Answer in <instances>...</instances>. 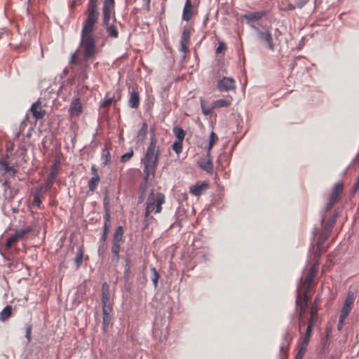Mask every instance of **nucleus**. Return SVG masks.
<instances>
[{
  "label": "nucleus",
  "mask_w": 359,
  "mask_h": 359,
  "mask_svg": "<svg viewBox=\"0 0 359 359\" xmlns=\"http://www.w3.org/2000/svg\"><path fill=\"white\" fill-rule=\"evenodd\" d=\"M309 0H297L292 6V8H302Z\"/></svg>",
  "instance_id": "09e8293b"
},
{
  "label": "nucleus",
  "mask_w": 359,
  "mask_h": 359,
  "mask_svg": "<svg viewBox=\"0 0 359 359\" xmlns=\"http://www.w3.org/2000/svg\"><path fill=\"white\" fill-rule=\"evenodd\" d=\"M133 150L132 149H130L129 151L126 152V154H123L121 158L120 161L121 163H126L129 161L131 158L133 156Z\"/></svg>",
  "instance_id": "79ce46f5"
},
{
  "label": "nucleus",
  "mask_w": 359,
  "mask_h": 359,
  "mask_svg": "<svg viewBox=\"0 0 359 359\" xmlns=\"http://www.w3.org/2000/svg\"><path fill=\"white\" fill-rule=\"evenodd\" d=\"M292 6H294V4H290L288 6L289 9H290V10L294 9L295 8H292Z\"/></svg>",
  "instance_id": "774afa93"
},
{
  "label": "nucleus",
  "mask_w": 359,
  "mask_h": 359,
  "mask_svg": "<svg viewBox=\"0 0 359 359\" xmlns=\"http://www.w3.org/2000/svg\"><path fill=\"white\" fill-rule=\"evenodd\" d=\"M192 4L191 1L186 0L182 13V19L189 21L192 17Z\"/></svg>",
  "instance_id": "4be33fe9"
},
{
  "label": "nucleus",
  "mask_w": 359,
  "mask_h": 359,
  "mask_svg": "<svg viewBox=\"0 0 359 359\" xmlns=\"http://www.w3.org/2000/svg\"><path fill=\"white\" fill-rule=\"evenodd\" d=\"M32 326L31 325H29L27 326L25 337L27 338L28 343H29L32 340Z\"/></svg>",
  "instance_id": "de8ad7c7"
},
{
  "label": "nucleus",
  "mask_w": 359,
  "mask_h": 359,
  "mask_svg": "<svg viewBox=\"0 0 359 359\" xmlns=\"http://www.w3.org/2000/svg\"><path fill=\"white\" fill-rule=\"evenodd\" d=\"M58 174V168L56 165L51 168L50 172L47 177V180L45 184H42L44 191H48L53 186L56 176Z\"/></svg>",
  "instance_id": "dca6fc26"
},
{
  "label": "nucleus",
  "mask_w": 359,
  "mask_h": 359,
  "mask_svg": "<svg viewBox=\"0 0 359 359\" xmlns=\"http://www.w3.org/2000/svg\"><path fill=\"white\" fill-rule=\"evenodd\" d=\"M309 340H306V339H304L302 340V344H301V346L299 348H303L304 350L306 351V348H307V346L309 344Z\"/></svg>",
  "instance_id": "bf43d9fd"
},
{
  "label": "nucleus",
  "mask_w": 359,
  "mask_h": 359,
  "mask_svg": "<svg viewBox=\"0 0 359 359\" xmlns=\"http://www.w3.org/2000/svg\"><path fill=\"white\" fill-rule=\"evenodd\" d=\"M128 105L133 109H137L140 105V94L136 86H133L130 90Z\"/></svg>",
  "instance_id": "4468645a"
},
{
  "label": "nucleus",
  "mask_w": 359,
  "mask_h": 359,
  "mask_svg": "<svg viewBox=\"0 0 359 359\" xmlns=\"http://www.w3.org/2000/svg\"><path fill=\"white\" fill-rule=\"evenodd\" d=\"M182 144H183V142L182 141L176 140L172 144V148L177 154H179L182 151Z\"/></svg>",
  "instance_id": "c03bdc74"
},
{
  "label": "nucleus",
  "mask_w": 359,
  "mask_h": 359,
  "mask_svg": "<svg viewBox=\"0 0 359 359\" xmlns=\"http://www.w3.org/2000/svg\"><path fill=\"white\" fill-rule=\"evenodd\" d=\"M275 34V36H276V38H278V36L281 34V32L279 31V29H276V30H275V34Z\"/></svg>",
  "instance_id": "69168bd1"
},
{
  "label": "nucleus",
  "mask_w": 359,
  "mask_h": 359,
  "mask_svg": "<svg viewBox=\"0 0 359 359\" xmlns=\"http://www.w3.org/2000/svg\"><path fill=\"white\" fill-rule=\"evenodd\" d=\"M292 340V337L290 334V330H287L283 337V341L280 346V359H285L287 356V351L290 343Z\"/></svg>",
  "instance_id": "1a4fd4ad"
},
{
  "label": "nucleus",
  "mask_w": 359,
  "mask_h": 359,
  "mask_svg": "<svg viewBox=\"0 0 359 359\" xmlns=\"http://www.w3.org/2000/svg\"><path fill=\"white\" fill-rule=\"evenodd\" d=\"M165 203V196L162 193L154 194V190H151L149 193L147 200V206L145 209L144 217L146 219H149V215L154 211L156 208V212L158 213L162 210V205Z\"/></svg>",
  "instance_id": "7ed1b4c3"
},
{
  "label": "nucleus",
  "mask_w": 359,
  "mask_h": 359,
  "mask_svg": "<svg viewBox=\"0 0 359 359\" xmlns=\"http://www.w3.org/2000/svg\"><path fill=\"white\" fill-rule=\"evenodd\" d=\"M106 27V31L109 36L116 39L118 36V31L115 25H104Z\"/></svg>",
  "instance_id": "2f4dec72"
},
{
  "label": "nucleus",
  "mask_w": 359,
  "mask_h": 359,
  "mask_svg": "<svg viewBox=\"0 0 359 359\" xmlns=\"http://www.w3.org/2000/svg\"><path fill=\"white\" fill-rule=\"evenodd\" d=\"M75 57H76L75 54H73L72 55L71 62H70L71 63H74V62Z\"/></svg>",
  "instance_id": "338daca9"
},
{
  "label": "nucleus",
  "mask_w": 359,
  "mask_h": 359,
  "mask_svg": "<svg viewBox=\"0 0 359 359\" xmlns=\"http://www.w3.org/2000/svg\"><path fill=\"white\" fill-rule=\"evenodd\" d=\"M217 140L218 137L217 134L215 132L212 131L209 137V143L206 148L208 157H210V153L211 151V149L215 145V144L217 142Z\"/></svg>",
  "instance_id": "a878e982"
},
{
  "label": "nucleus",
  "mask_w": 359,
  "mask_h": 359,
  "mask_svg": "<svg viewBox=\"0 0 359 359\" xmlns=\"http://www.w3.org/2000/svg\"><path fill=\"white\" fill-rule=\"evenodd\" d=\"M150 2H151V0H143V3H144V7L145 8V10L147 11V12H149L150 11Z\"/></svg>",
  "instance_id": "13d9d810"
},
{
  "label": "nucleus",
  "mask_w": 359,
  "mask_h": 359,
  "mask_svg": "<svg viewBox=\"0 0 359 359\" xmlns=\"http://www.w3.org/2000/svg\"><path fill=\"white\" fill-rule=\"evenodd\" d=\"M200 102L203 114L204 115H210L213 112V105L212 107H206L205 105V100L203 97L200 98Z\"/></svg>",
  "instance_id": "e433bc0d"
},
{
  "label": "nucleus",
  "mask_w": 359,
  "mask_h": 359,
  "mask_svg": "<svg viewBox=\"0 0 359 359\" xmlns=\"http://www.w3.org/2000/svg\"><path fill=\"white\" fill-rule=\"evenodd\" d=\"M173 133L175 134L177 140L183 142L185 136V131L182 128L177 126L174 127Z\"/></svg>",
  "instance_id": "72a5a7b5"
},
{
  "label": "nucleus",
  "mask_w": 359,
  "mask_h": 359,
  "mask_svg": "<svg viewBox=\"0 0 359 359\" xmlns=\"http://www.w3.org/2000/svg\"><path fill=\"white\" fill-rule=\"evenodd\" d=\"M189 32L184 29L180 39V50L184 53L183 57H185V53L188 50V44L189 42Z\"/></svg>",
  "instance_id": "aec40b11"
},
{
  "label": "nucleus",
  "mask_w": 359,
  "mask_h": 359,
  "mask_svg": "<svg viewBox=\"0 0 359 359\" xmlns=\"http://www.w3.org/2000/svg\"><path fill=\"white\" fill-rule=\"evenodd\" d=\"M226 45L224 44V43L219 42L218 46L216 49V53L220 54V53H223L226 50Z\"/></svg>",
  "instance_id": "8fccbe9b"
},
{
  "label": "nucleus",
  "mask_w": 359,
  "mask_h": 359,
  "mask_svg": "<svg viewBox=\"0 0 359 359\" xmlns=\"http://www.w3.org/2000/svg\"><path fill=\"white\" fill-rule=\"evenodd\" d=\"M114 0H104V4L102 6L104 25H107L108 24H109L111 13L114 15Z\"/></svg>",
  "instance_id": "6e6552de"
},
{
  "label": "nucleus",
  "mask_w": 359,
  "mask_h": 359,
  "mask_svg": "<svg viewBox=\"0 0 359 359\" xmlns=\"http://www.w3.org/2000/svg\"><path fill=\"white\" fill-rule=\"evenodd\" d=\"M148 130V125L147 123H143L141 128L139 130L137 133V140L142 142L145 140Z\"/></svg>",
  "instance_id": "7c9ffc66"
},
{
  "label": "nucleus",
  "mask_w": 359,
  "mask_h": 359,
  "mask_svg": "<svg viewBox=\"0 0 359 359\" xmlns=\"http://www.w3.org/2000/svg\"><path fill=\"white\" fill-rule=\"evenodd\" d=\"M305 321L304 317H299V330H301L302 326L304 325Z\"/></svg>",
  "instance_id": "0e129e2a"
},
{
  "label": "nucleus",
  "mask_w": 359,
  "mask_h": 359,
  "mask_svg": "<svg viewBox=\"0 0 359 359\" xmlns=\"http://www.w3.org/2000/svg\"><path fill=\"white\" fill-rule=\"evenodd\" d=\"M305 353H306L305 350H304L303 348H299L294 357V359H302Z\"/></svg>",
  "instance_id": "864d4df0"
},
{
  "label": "nucleus",
  "mask_w": 359,
  "mask_h": 359,
  "mask_svg": "<svg viewBox=\"0 0 359 359\" xmlns=\"http://www.w3.org/2000/svg\"><path fill=\"white\" fill-rule=\"evenodd\" d=\"M130 269V260L128 259L126 260V269L124 271V276H125L126 279H128V278Z\"/></svg>",
  "instance_id": "603ef678"
},
{
  "label": "nucleus",
  "mask_w": 359,
  "mask_h": 359,
  "mask_svg": "<svg viewBox=\"0 0 359 359\" xmlns=\"http://www.w3.org/2000/svg\"><path fill=\"white\" fill-rule=\"evenodd\" d=\"M324 252L323 248H322L320 250H318V247L316 248V250L314 253V259L315 260L319 259V257L321 256L322 253Z\"/></svg>",
  "instance_id": "6e6d98bb"
},
{
  "label": "nucleus",
  "mask_w": 359,
  "mask_h": 359,
  "mask_svg": "<svg viewBox=\"0 0 359 359\" xmlns=\"http://www.w3.org/2000/svg\"><path fill=\"white\" fill-rule=\"evenodd\" d=\"M302 287L303 290L300 287H298L297 290L296 308L306 309L309 301V297L307 294L309 290H306V287Z\"/></svg>",
  "instance_id": "0eeeda50"
},
{
  "label": "nucleus",
  "mask_w": 359,
  "mask_h": 359,
  "mask_svg": "<svg viewBox=\"0 0 359 359\" xmlns=\"http://www.w3.org/2000/svg\"><path fill=\"white\" fill-rule=\"evenodd\" d=\"M343 190V183L341 182H337L335 184L332 189V194L330 196V198L329 199V202L326 205V210H330L333 205L336 203L337 201L340 194L341 193Z\"/></svg>",
  "instance_id": "9d476101"
},
{
  "label": "nucleus",
  "mask_w": 359,
  "mask_h": 359,
  "mask_svg": "<svg viewBox=\"0 0 359 359\" xmlns=\"http://www.w3.org/2000/svg\"><path fill=\"white\" fill-rule=\"evenodd\" d=\"M0 168L4 170L5 172L8 173L10 176H13L15 174V170L13 166H10L6 161L0 159Z\"/></svg>",
  "instance_id": "cd10ccee"
},
{
  "label": "nucleus",
  "mask_w": 359,
  "mask_h": 359,
  "mask_svg": "<svg viewBox=\"0 0 359 359\" xmlns=\"http://www.w3.org/2000/svg\"><path fill=\"white\" fill-rule=\"evenodd\" d=\"M97 2L98 0H88L86 11L87 17L83 21L81 29L80 47L83 51L85 60L92 58L96 53V41L93 32L99 17Z\"/></svg>",
  "instance_id": "f257e3e1"
},
{
  "label": "nucleus",
  "mask_w": 359,
  "mask_h": 359,
  "mask_svg": "<svg viewBox=\"0 0 359 359\" xmlns=\"http://www.w3.org/2000/svg\"><path fill=\"white\" fill-rule=\"evenodd\" d=\"M319 298L316 297L314 299V302L311 306V313H310V318L309 320V322H312L315 324V322L317 318V312H318V305L319 303Z\"/></svg>",
  "instance_id": "b1692460"
},
{
  "label": "nucleus",
  "mask_w": 359,
  "mask_h": 359,
  "mask_svg": "<svg viewBox=\"0 0 359 359\" xmlns=\"http://www.w3.org/2000/svg\"><path fill=\"white\" fill-rule=\"evenodd\" d=\"M83 250L81 248H78L76 252V255L74 258V262L76 264V268H79L83 262Z\"/></svg>",
  "instance_id": "4c0bfd02"
},
{
  "label": "nucleus",
  "mask_w": 359,
  "mask_h": 359,
  "mask_svg": "<svg viewBox=\"0 0 359 359\" xmlns=\"http://www.w3.org/2000/svg\"><path fill=\"white\" fill-rule=\"evenodd\" d=\"M251 27L257 32L260 43H264L270 50L273 51L275 50V45L273 41L271 33L266 29L260 30L255 25H251Z\"/></svg>",
  "instance_id": "20e7f679"
},
{
  "label": "nucleus",
  "mask_w": 359,
  "mask_h": 359,
  "mask_svg": "<svg viewBox=\"0 0 359 359\" xmlns=\"http://www.w3.org/2000/svg\"><path fill=\"white\" fill-rule=\"evenodd\" d=\"M207 160H201L199 162V166L201 169L206 171L208 173H212L213 172V163L211 155L210 154V157H208Z\"/></svg>",
  "instance_id": "412c9836"
},
{
  "label": "nucleus",
  "mask_w": 359,
  "mask_h": 359,
  "mask_svg": "<svg viewBox=\"0 0 359 359\" xmlns=\"http://www.w3.org/2000/svg\"><path fill=\"white\" fill-rule=\"evenodd\" d=\"M336 215H334V217L330 221H328L325 230L331 232L332 229L336 222Z\"/></svg>",
  "instance_id": "49530a36"
},
{
  "label": "nucleus",
  "mask_w": 359,
  "mask_h": 359,
  "mask_svg": "<svg viewBox=\"0 0 359 359\" xmlns=\"http://www.w3.org/2000/svg\"><path fill=\"white\" fill-rule=\"evenodd\" d=\"M69 113L71 117L79 116L82 113V106L79 98H76L72 102Z\"/></svg>",
  "instance_id": "a211bd4d"
},
{
  "label": "nucleus",
  "mask_w": 359,
  "mask_h": 359,
  "mask_svg": "<svg viewBox=\"0 0 359 359\" xmlns=\"http://www.w3.org/2000/svg\"><path fill=\"white\" fill-rule=\"evenodd\" d=\"M100 180V177H97V176L92 177L89 180V181L88 182V187L90 191H94L97 189V187L99 184Z\"/></svg>",
  "instance_id": "473e14b6"
},
{
  "label": "nucleus",
  "mask_w": 359,
  "mask_h": 359,
  "mask_svg": "<svg viewBox=\"0 0 359 359\" xmlns=\"http://www.w3.org/2000/svg\"><path fill=\"white\" fill-rule=\"evenodd\" d=\"M12 314V306L11 305L6 306L0 312V321L4 322L7 320Z\"/></svg>",
  "instance_id": "393cba45"
},
{
  "label": "nucleus",
  "mask_w": 359,
  "mask_h": 359,
  "mask_svg": "<svg viewBox=\"0 0 359 359\" xmlns=\"http://www.w3.org/2000/svg\"><path fill=\"white\" fill-rule=\"evenodd\" d=\"M114 97H110L109 93H107L105 95L104 99L100 103V107H106L111 105L113 102H116Z\"/></svg>",
  "instance_id": "f704fd0d"
},
{
  "label": "nucleus",
  "mask_w": 359,
  "mask_h": 359,
  "mask_svg": "<svg viewBox=\"0 0 359 359\" xmlns=\"http://www.w3.org/2000/svg\"><path fill=\"white\" fill-rule=\"evenodd\" d=\"M354 302V293L349 291L346 297L344 306L341 310L340 316L346 318L351 312L352 305Z\"/></svg>",
  "instance_id": "ddd939ff"
},
{
  "label": "nucleus",
  "mask_w": 359,
  "mask_h": 359,
  "mask_svg": "<svg viewBox=\"0 0 359 359\" xmlns=\"http://www.w3.org/2000/svg\"><path fill=\"white\" fill-rule=\"evenodd\" d=\"M121 249V243H112L111 246V252L113 254H116L120 252Z\"/></svg>",
  "instance_id": "3c124183"
},
{
  "label": "nucleus",
  "mask_w": 359,
  "mask_h": 359,
  "mask_svg": "<svg viewBox=\"0 0 359 359\" xmlns=\"http://www.w3.org/2000/svg\"><path fill=\"white\" fill-rule=\"evenodd\" d=\"M102 315H103V322H102V328L104 332L108 331L109 325L112 319V311H113V304L111 305H102Z\"/></svg>",
  "instance_id": "9b49d317"
},
{
  "label": "nucleus",
  "mask_w": 359,
  "mask_h": 359,
  "mask_svg": "<svg viewBox=\"0 0 359 359\" xmlns=\"http://www.w3.org/2000/svg\"><path fill=\"white\" fill-rule=\"evenodd\" d=\"M345 319H346V318H344V317L339 316V321H338V324H337V329L339 330H341L342 329Z\"/></svg>",
  "instance_id": "5fc2aeb1"
},
{
  "label": "nucleus",
  "mask_w": 359,
  "mask_h": 359,
  "mask_svg": "<svg viewBox=\"0 0 359 359\" xmlns=\"http://www.w3.org/2000/svg\"><path fill=\"white\" fill-rule=\"evenodd\" d=\"M156 142L155 134L153 133L151 135L150 143L146 153L142 158V163L144 165L143 172L144 174L143 182L140 184L142 194L146 192L148 182L154 177L158 166L160 151L158 148L156 149Z\"/></svg>",
  "instance_id": "f03ea898"
},
{
  "label": "nucleus",
  "mask_w": 359,
  "mask_h": 359,
  "mask_svg": "<svg viewBox=\"0 0 359 359\" xmlns=\"http://www.w3.org/2000/svg\"><path fill=\"white\" fill-rule=\"evenodd\" d=\"M123 226H119L116 228L114 235L112 243H121L123 240Z\"/></svg>",
  "instance_id": "bb28decb"
},
{
  "label": "nucleus",
  "mask_w": 359,
  "mask_h": 359,
  "mask_svg": "<svg viewBox=\"0 0 359 359\" xmlns=\"http://www.w3.org/2000/svg\"><path fill=\"white\" fill-rule=\"evenodd\" d=\"M296 310L299 313V317H304V313H306V309L302 308H296Z\"/></svg>",
  "instance_id": "052dcab7"
},
{
  "label": "nucleus",
  "mask_w": 359,
  "mask_h": 359,
  "mask_svg": "<svg viewBox=\"0 0 359 359\" xmlns=\"http://www.w3.org/2000/svg\"><path fill=\"white\" fill-rule=\"evenodd\" d=\"M29 111L32 112L33 116L36 119H41L46 114V111L42 109L41 102L40 100H37L36 102H34L32 104Z\"/></svg>",
  "instance_id": "2eb2a0df"
},
{
  "label": "nucleus",
  "mask_w": 359,
  "mask_h": 359,
  "mask_svg": "<svg viewBox=\"0 0 359 359\" xmlns=\"http://www.w3.org/2000/svg\"><path fill=\"white\" fill-rule=\"evenodd\" d=\"M91 171H92L93 177H95V176L100 177L98 175V172H97V170L94 165H93L91 166Z\"/></svg>",
  "instance_id": "680f3d73"
},
{
  "label": "nucleus",
  "mask_w": 359,
  "mask_h": 359,
  "mask_svg": "<svg viewBox=\"0 0 359 359\" xmlns=\"http://www.w3.org/2000/svg\"><path fill=\"white\" fill-rule=\"evenodd\" d=\"M235 88L236 82L231 77H223L217 82V88L220 91H229Z\"/></svg>",
  "instance_id": "f8f14e48"
},
{
  "label": "nucleus",
  "mask_w": 359,
  "mask_h": 359,
  "mask_svg": "<svg viewBox=\"0 0 359 359\" xmlns=\"http://www.w3.org/2000/svg\"><path fill=\"white\" fill-rule=\"evenodd\" d=\"M119 261V252H117L116 254H113V257L111 258V262L116 265L118 263Z\"/></svg>",
  "instance_id": "4d7b16f0"
},
{
  "label": "nucleus",
  "mask_w": 359,
  "mask_h": 359,
  "mask_svg": "<svg viewBox=\"0 0 359 359\" xmlns=\"http://www.w3.org/2000/svg\"><path fill=\"white\" fill-rule=\"evenodd\" d=\"M32 230H33V228L30 226H26L25 228L20 229L16 231L13 235L11 236L9 238H7L6 243V248H11L12 245L14 243H17L19 241H20L21 239H22V238L26 234L30 233L31 231H32Z\"/></svg>",
  "instance_id": "423d86ee"
},
{
  "label": "nucleus",
  "mask_w": 359,
  "mask_h": 359,
  "mask_svg": "<svg viewBox=\"0 0 359 359\" xmlns=\"http://www.w3.org/2000/svg\"><path fill=\"white\" fill-rule=\"evenodd\" d=\"M102 159L104 160L103 163L107 165L111 162V155L109 149L105 147L102 151Z\"/></svg>",
  "instance_id": "a19ab883"
},
{
  "label": "nucleus",
  "mask_w": 359,
  "mask_h": 359,
  "mask_svg": "<svg viewBox=\"0 0 359 359\" xmlns=\"http://www.w3.org/2000/svg\"><path fill=\"white\" fill-rule=\"evenodd\" d=\"M266 11H257V12H253L247 14H244L242 15V18L246 20V22L248 24H249L250 26L253 25L252 23L254 22L258 21L260 20L264 15H265Z\"/></svg>",
  "instance_id": "f3484780"
},
{
  "label": "nucleus",
  "mask_w": 359,
  "mask_h": 359,
  "mask_svg": "<svg viewBox=\"0 0 359 359\" xmlns=\"http://www.w3.org/2000/svg\"><path fill=\"white\" fill-rule=\"evenodd\" d=\"M104 248V243H102V242L100 241V246H99V248H98V253H99V255H101V254L103 253Z\"/></svg>",
  "instance_id": "e2e57ef3"
},
{
  "label": "nucleus",
  "mask_w": 359,
  "mask_h": 359,
  "mask_svg": "<svg viewBox=\"0 0 359 359\" xmlns=\"http://www.w3.org/2000/svg\"><path fill=\"white\" fill-rule=\"evenodd\" d=\"M43 190L44 191L43 189V186H40V187H39L35 193L33 195V202H32V204L34 206H36V207H39L41 202V199H40V196H41V192L43 191Z\"/></svg>",
  "instance_id": "c85d7f7f"
},
{
  "label": "nucleus",
  "mask_w": 359,
  "mask_h": 359,
  "mask_svg": "<svg viewBox=\"0 0 359 359\" xmlns=\"http://www.w3.org/2000/svg\"><path fill=\"white\" fill-rule=\"evenodd\" d=\"M151 280L153 282V284L154 285V287L156 288L158 287V278H159V274L157 271V270L156 269V268L154 267H152L151 269Z\"/></svg>",
  "instance_id": "58836bf2"
},
{
  "label": "nucleus",
  "mask_w": 359,
  "mask_h": 359,
  "mask_svg": "<svg viewBox=\"0 0 359 359\" xmlns=\"http://www.w3.org/2000/svg\"><path fill=\"white\" fill-rule=\"evenodd\" d=\"M101 302H102V305L113 304V302L111 299V297H110L109 285L106 282H104L102 285Z\"/></svg>",
  "instance_id": "6ab92c4d"
},
{
  "label": "nucleus",
  "mask_w": 359,
  "mask_h": 359,
  "mask_svg": "<svg viewBox=\"0 0 359 359\" xmlns=\"http://www.w3.org/2000/svg\"><path fill=\"white\" fill-rule=\"evenodd\" d=\"M208 188L206 183L196 184L190 187L189 191L194 196H198L202 194L203 191Z\"/></svg>",
  "instance_id": "5701e85b"
},
{
  "label": "nucleus",
  "mask_w": 359,
  "mask_h": 359,
  "mask_svg": "<svg viewBox=\"0 0 359 359\" xmlns=\"http://www.w3.org/2000/svg\"><path fill=\"white\" fill-rule=\"evenodd\" d=\"M104 208L105 210V214L104 216V224H111L110 212H109V208L108 202L104 203Z\"/></svg>",
  "instance_id": "ea45409f"
},
{
  "label": "nucleus",
  "mask_w": 359,
  "mask_h": 359,
  "mask_svg": "<svg viewBox=\"0 0 359 359\" xmlns=\"http://www.w3.org/2000/svg\"><path fill=\"white\" fill-rule=\"evenodd\" d=\"M230 104H231L230 101L225 100V99H219V100L215 101L212 103L214 109L229 107Z\"/></svg>",
  "instance_id": "c9c22d12"
},
{
  "label": "nucleus",
  "mask_w": 359,
  "mask_h": 359,
  "mask_svg": "<svg viewBox=\"0 0 359 359\" xmlns=\"http://www.w3.org/2000/svg\"><path fill=\"white\" fill-rule=\"evenodd\" d=\"M313 326H314V323H313L312 322H309L308 323V325H307V327H306V333H305V335H304V337L303 338L304 339L309 341L311 335L312 329H313Z\"/></svg>",
  "instance_id": "a18cd8bd"
},
{
  "label": "nucleus",
  "mask_w": 359,
  "mask_h": 359,
  "mask_svg": "<svg viewBox=\"0 0 359 359\" xmlns=\"http://www.w3.org/2000/svg\"><path fill=\"white\" fill-rule=\"evenodd\" d=\"M110 226H111V224H104L103 233L100 238V242L104 243L106 241V240L107 239L108 233H109Z\"/></svg>",
  "instance_id": "37998d69"
},
{
  "label": "nucleus",
  "mask_w": 359,
  "mask_h": 359,
  "mask_svg": "<svg viewBox=\"0 0 359 359\" xmlns=\"http://www.w3.org/2000/svg\"><path fill=\"white\" fill-rule=\"evenodd\" d=\"M318 266L319 260L316 259L314 261L312 266H311L308 272V274L306 276L304 280H303L302 278L300 279L302 287H306V290H310L311 285L313 282V279L318 271Z\"/></svg>",
  "instance_id": "39448f33"
},
{
  "label": "nucleus",
  "mask_w": 359,
  "mask_h": 359,
  "mask_svg": "<svg viewBox=\"0 0 359 359\" xmlns=\"http://www.w3.org/2000/svg\"><path fill=\"white\" fill-rule=\"evenodd\" d=\"M330 233V232L327 230L320 233L317 241L318 250H320L322 248H324V243L328 238Z\"/></svg>",
  "instance_id": "c756f323"
}]
</instances>
